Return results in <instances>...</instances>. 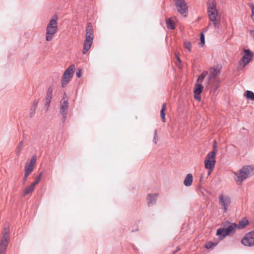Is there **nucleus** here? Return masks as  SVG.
<instances>
[{
  "instance_id": "nucleus-15",
  "label": "nucleus",
  "mask_w": 254,
  "mask_h": 254,
  "mask_svg": "<svg viewBox=\"0 0 254 254\" xmlns=\"http://www.w3.org/2000/svg\"><path fill=\"white\" fill-rule=\"evenodd\" d=\"M157 196L158 193H149L147 195L146 200L148 206H151L156 203Z\"/></svg>"
},
{
  "instance_id": "nucleus-13",
  "label": "nucleus",
  "mask_w": 254,
  "mask_h": 254,
  "mask_svg": "<svg viewBox=\"0 0 254 254\" xmlns=\"http://www.w3.org/2000/svg\"><path fill=\"white\" fill-rule=\"evenodd\" d=\"M58 30L57 26H53L52 27L47 28L46 29V40L50 41L52 40L53 36L57 32Z\"/></svg>"
},
{
  "instance_id": "nucleus-31",
  "label": "nucleus",
  "mask_w": 254,
  "mask_h": 254,
  "mask_svg": "<svg viewBox=\"0 0 254 254\" xmlns=\"http://www.w3.org/2000/svg\"><path fill=\"white\" fill-rule=\"evenodd\" d=\"M217 245V243L209 242L206 244L205 248L207 249H212Z\"/></svg>"
},
{
  "instance_id": "nucleus-16",
  "label": "nucleus",
  "mask_w": 254,
  "mask_h": 254,
  "mask_svg": "<svg viewBox=\"0 0 254 254\" xmlns=\"http://www.w3.org/2000/svg\"><path fill=\"white\" fill-rule=\"evenodd\" d=\"M53 91V88L52 87H49L47 93V96L46 97V103L45 105L47 107V110L48 109L49 107L50 106V103L52 99V93Z\"/></svg>"
},
{
  "instance_id": "nucleus-27",
  "label": "nucleus",
  "mask_w": 254,
  "mask_h": 254,
  "mask_svg": "<svg viewBox=\"0 0 254 254\" xmlns=\"http://www.w3.org/2000/svg\"><path fill=\"white\" fill-rule=\"evenodd\" d=\"M25 174L29 175L33 171L34 168L28 166V164L26 163L25 166Z\"/></svg>"
},
{
  "instance_id": "nucleus-19",
  "label": "nucleus",
  "mask_w": 254,
  "mask_h": 254,
  "mask_svg": "<svg viewBox=\"0 0 254 254\" xmlns=\"http://www.w3.org/2000/svg\"><path fill=\"white\" fill-rule=\"evenodd\" d=\"M217 15L209 16L210 20L213 22V25L216 29H218L220 25V21L217 19Z\"/></svg>"
},
{
  "instance_id": "nucleus-38",
  "label": "nucleus",
  "mask_w": 254,
  "mask_h": 254,
  "mask_svg": "<svg viewBox=\"0 0 254 254\" xmlns=\"http://www.w3.org/2000/svg\"><path fill=\"white\" fill-rule=\"evenodd\" d=\"M36 108V107L31 106L30 113V115L31 117H33V115L35 114Z\"/></svg>"
},
{
  "instance_id": "nucleus-32",
  "label": "nucleus",
  "mask_w": 254,
  "mask_h": 254,
  "mask_svg": "<svg viewBox=\"0 0 254 254\" xmlns=\"http://www.w3.org/2000/svg\"><path fill=\"white\" fill-rule=\"evenodd\" d=\"M207 74V72L206 71H203L198 77V79L197 80V82H200L201 83L202 81L203 80L204 78L205 77Z\"/></svg>"
},
{
  "instance_id": "nucleus-17",
  "label": "nucleus",
  "mask_w": 254,
  "mask_h": 254,
  "mask_svg": "<svg viewBox=\"0 0 254 254\" xmlns=\"http://www.w3.org/2000/svg\"><path fill=\"white\" fill-rule=\"evenodd\" d=\"M193 181V177L191 174H188L186 176L184 184L186 187H189L191 185Z\"/></svg>"
},
{
  "instance_id": "nucleus-28",
  "label": "nucleus",
  "mask_w": 254,
  "mask_h": 254,
  "mask_svg": "<svg viewBox=\"0 0 254 254\" xmlns=\"http://www.w3.org/2000/svg\"><path fill=\"white\" fill-rule=\"evenodd\" d=\"M93 36V32L92 30V25L91 23H89L86 28V35Z\"/></svg>"
},
{
  "instance_id": "nucleus-36",
  "label": "nucleus",
  "mask_w": 254,
  "mask_h": 254,
  "mask_svg": "<svg viewBox=\"0 0 254 254\" xmlns=\"http://www.w3.org/2000/svg\"><path fill=\"white\" fill-rule=\"evenodd\" d=\"M159 140V137L157 134V131L156 129H155L154 132V138H153V142L155 144H157V142Z\"/></svg>"
},
{
  "instance_id": "nucleus-21",
  "label": "nucleus",
  "mask_w": 254,
  "mask_h": 254,
  "mask_svg": "<svg viewBox=\"0 0 254 254\" xmlns=\"http://www.w3.org/2000/svg\"><path fill=\"white\" fill-rule=\"evenodd\" d=\"M57 19L58 16L57 15H54L53 18L50 20L49 23L47 25V28L52 27L53 26H57Z\"/></svg>"
},
{
  "instance_id": "nucleus-47",
  "label": "nucleus",
  "mask_w": 254,
  "mask_h": 254,
  "mask_svg": "<svg viewBox=\"0 0 254 254\" xmlns=\"http://www.w3.org/2000/svg\"><path fill=\"white\" fill-rule=\"evenodd\" d=\"M175 56L176 57V58H177V61L179 62V63H181V60L180 59V58L177 55V54H175Z\"/></svg>"
},
{
  "instance_id": "nucleus-24",
  "label": "nucleus",
  "mask_w": 254,
  "mask_h": 254,
  "mask_svg": "<svg viewBox=\"0 0 254 254\" xmlns=\"http://www.w3.org/2000/svg\"><path fill=\"white\" fill-rule=\"evenodd\" d=\"M225 228H219L217 230L216 235L219 236L223 238L227 236V235H225Z\"/></svg>"
},
{
  "instance_id": "nucleus-44",
  "label": "nucleus",
  "mask_w": 254,
  "mask_h": 254,
  "mask_svg": "<svg viewBox=\"0 0 254 254\" xmlns=\"http://www.w3.org/2000/svg\"><path fill=\"white\" fill-rule=\"evenodd\" d=\"M39 183L38 181L36 180H35V182L32 183L30 185L34 189V187L36 185L38 184Z\"/></svg>"
},
{
  "instance_id": "nucleus-39",
  "label": "nucleus",
  "mask_w": 254,
  "mask_h": 254,
  "mask_svg": "<svg viewBox=\"0 0 254 254\" xmlns=\"http://www.w3.org/2000/svg\"><path fill=\"white\" fill-rule=\"evenodd\" d=\"M9 235V233H8V229L7 228H6V227H5L3 229V233H2V236H4L5 235Z\"/></svg>"
},
{
  "instance_id": "nucleus-1",
  "label": "nucleus",
  "mask_w": 254,
  "mask_h": 254,
  "mask_svg": "<svg viewBox=\"0 0 254 254\" xmlns=\"http://www.w3.org/2000/svg\"><path fill=\"white\" fill-rule=\"evenodd\" d=\"M221 73L220 68L211 67L209 69V73L205 81L206 88L214 93L219 87L220 79L219 76Z\"/></svg>"
},
{
  "instance_id": "nucleus-20",
  "label": "nucleus",
  "mask_w": 254,
  "mask_h": 254,
  "mask_svg": "<svg viewBox=\"0 0 254 254\" xmlns=\"http://www.w3.org/2000/svg\"><path fill=\"white\" fill-rule=\"evenodd\" d=\"M204 87L201 83H196L195 84L194 94L200 95L202 92Z\"/></svg>"
},
{
  "instance_id": "nucleus-41",
  "label": "nucleus",
  "mask_w": 254,
  "mask_h": 254,
  "mask_svg": "<svg viewBox=\"0 0 254 254\" xmlns=\"http://www.w3.org/2000/svg\"><path fill=\"white\" fill-rule=\"evenodd\" d=\"M76 76L78 77H80L81 76V70L80 69H78L77 71H76Z\"/></svg>"
},
{
  "instance_id": "nucleus-18",
  "label": "nucleus",
  "mask_w": 254,
  "mask_h": 254,
  "mask_svg": "<svg viewBox=\"0 0 254 254\" xmlns=\"http://www.w3.org/2000/svg\"><path fill=\"white\" fill-rule=\"evenodd\" d=\"M249 224V221L246 218H243L239 223L237 224V228L238 229H243Z\"/></svg>"
},
{
  "instance_id": "nucleus-48",
  "label": "nucleus",
  "mask_w": 254,
  "mask_h": 254,
  "mask_svg": "<svg viewBox=\"0 0 254 254\" xmlns=\"http://www.w3.org/2000/svg\"><path fill=\"white\" fill-rule=\"evenodd\" d=\"M250 33L251 34V35L252 36H253L254 37V30H251Z\"/></svg>"
},
{
  "instance_id": "nucleus-7",
  "label": "nucleus",
  "mask_w": 254,
  "mask_h": 254,
  "mask_svg": "<svg viewBox=\"0 0 254 254\" xmlns=\"http://www.w3.org/2000/svg\"><path fill=\"white\" fill-rule=\"evenodd\" d=\"M241 243L246 246L251 247L254 246V231L246 234L242 239Z\"/></svg>"
},
{
  "instance_id": "nucleus-43",
  "label": "nucleus",
  "mask_w": 254,
  "mask_h": 254,
  "mask_svg": "<svg viewBox=\"0 0 254 254\" xmlns=\"http://www.w3.org/2000/svg\"><path fill=\"white\" fill-rule=\"evenodd\" d=\"M29 175L25 174H24V178H23V183L25 184L27 181V178L28 177Z\"/></svg>"
},
{
  "instance_id": "nucleus-22",
  "label": "nucleus",
  "mask_w": 254,
  "mask_h": 254,
  "mask_svg": "<svg viewBox=\"0 0 254 254\" xmlns=\"http://www.w3.org/2000/svg\"><path fill=\"white\" fill-rule=\"evenodd\" d=\"M166 104L164 103L162 105V109L160 111L161 118L163 122L165 123L166 122L165 119V111L166 110Z\"/></svg>"
},
{
  "instance_id": "nucleus-42",
  "label": "nucleus",
  "mask_w": 254,
  "mask_h": 254,
  "mask_svg": "<svg viewBox=\"0 0 254 254\" xmlns=\"http://www.w3.org/2000/svg\"><path fill=\"white\" fill-rule=\"evenodd\" d=\"M194 98L199 102L201 101V97L200 95L194 94Z\"/></svg>"
},
{
  "instance_id": "nucleus-11",
  "label": "nucleus",
  "mask_w": 254,
  "mask_h": 254,
  "mask_svg": "<svg viewBox=\"0 0 254 254\" xmlns=\"http://www.w3.org/2000/svg\"><path fill=\"white\" fill-rule=\"evenodd\" d=\"M9 240V235L2 236L0 243V254H5Z\"/></svg>"
},
{
  "instance_id": "nucleus-14",
  "label": "nucleus",
  "mask_w": 254,
  "mask_h": 254,
  "mask_svg": "<svg viewBox=\"0 0 254 254\" xmlns=\"http://www.w3.org/2000/svg\"><path fill=\"white\" fill-rule=\"evenodd\" d=\"M229 225L228 227L225 228V235H230L233 234L235 233V230L237 228V224L233 223H230L229 222H226Z\"/></svg>"
},
{
  "instance_id": "nucleus-35",
  "label": "nucleus",
  "mask_w": 254,
  "mask_h": 254,
  "mask_svg": "<svg viewBox=\"0 0 254 254\" xmlns=\"http://www.w3.org/2000/svg\"><path fill=\"white\" fill-rule=\"evenodd\" d=\"M200 45L199 46L200 47H201L202 46L204 43H205V37H204V35L203 33H200Z\"/></svg>"
},
{
  "instance_id": "nucleus-34",
  "label": "nucleus",
  "mask_w": 254,
  "mask_h": 254,
  "mask_svg": "<svg viewBox=\"0 0 254 254\" xmlns=\"http://www.w3.org/2000/svg\"><path fill=\"white\" fill-rule=\"evenodd\" d=\"M217 151V145H216V141L214 140L213 141V150L211 152H210L208 153V154H212V153L214 152V156H216V153Z\"/></svg>"
},
{
  "instance_id": "nucleus-46",
  "label": "nucleus",
  "mask_w": 254,
  "mask_h": 254,
  "mask_svg": "<svg viewBox=\"0 0 254 254\" xmlns=\"http://www.w3.org/2000/svg\"><path fill=\"white\" fill-rule=\"evenodd\" d=\"M180 250V248L178 247L176 250L173 251L172 254H176Z\"/></svg>"
},
{
  "instance_id": "nucleus-40",
  "label": "nucleus",
  "mask_w": 254,
  "mask_h": 254,
  "mask_svg": "<svg viewBox=\"0 0 254 254\" xmlns=\"http://www.w3.org/2000/svg\"><path fill=\"white\" fill-rule=\"evenodd\" d=\"M43 172H41L39 175L36 177V180L40 182L41 181V178L43 176Z\"/></svg>"
},
{
  "instance_id": "nucleus-3",
  "label": "nucleus",
  "mask_w": 254,
  "mask_h": 254,
  "mask_svg": "<svg viewBox=\"0 0 254 254\" xmlns=\"http://www.w3.org/2000/svg\"><path fill=\"white\" fill-rule=\"evenodd\" d=\"M74 68V65L71 64L64 72L62 80V87H65L70 81L73 76Z\"/></svg>"
},
{
  "instance_id": "nucleus-9",
  "label": "nucleus",
  "mask_w": 254,
  "mask_h": 254,
  "mask_svg": "<svg viewBox=\"0 0 254 254\" xmlns=\"http://www.w3.org/2000/svg\"><path fill=\"white\" fill-rule=\"evenodd\" d=\"M207 4L208 16L217 15L218 11L216 9V3L215 0H208Z\"/></svg>"
},
{
  "instance_id": "nucleus-23",
  "label": "nucleus",
  "mask_w": 254,
  "mask_h": 254,
  "mask_svg": "<svg viewBox=\"0 0 254 254\" xmlns=\"http://www.w3.org/2000/svg\"><path fill=\"white\" fill-rule=\"evenodd\" d=\"M166 25L168 29L173 30L175 28V24L171 18H168L166 20Z\"/></svg>"
},
{
  "instance_id": "nucleus-4",
  "label": "nucleus",
  "mask_w": 254,
  "mask_h": 254,
  "mask_svg": "<svg viewBox=\"0 0 254 254\" xmlns=\"http://www.w3.org/2000/svg\"><path fill=\"white\" fill-rule=\"evenodd\" d=\"M66 94H64L63 98L61 102V107L59 113L62 116V122L64 123L66 119L67 110L68 109V102L67 100H65Z\"/></svg>"
},
{
  "instance_id": "nucleus-45",
  "label": "nucleus",
  "mask_w": 254,
  "mask_h": 254,
  "mask_svg": "<svg viewBox=\"0 0 254 254\" xmlns=\"http://www.w3.org/2000/svg\"><path fill=\"white\" fill-rule=\"evenodd\" d=\"M38 103V101L35 100L32 105V107H34L36 108V106H37Z\"/></svg>"
},
{
  "instance_id": "nucleus-2",
  "label": "nucleus",
  "mask_w": 254,
  "mask_h": 254,
  "mask_svg": "<svg viewBox=\"0 0 254 254\" xmlns=\"http://www.w3.org/2000/svg\"><path fill=\"white\" fill-rule=\"evenodd\" d=\"M234 174L235 176V181L241 184L244 180L254 174V166H244L239 171L234 172Z\"/></svg>"
},
{
  "instance_id": "nucleus-26",
  "label": "nucleus",
  "mask_w": 254,
  "mask_h": 254,
  "mask_svg": "<svg viewBox=\"0 0 254 254\" xmlns=\"http://www.w3.org/2000/svg\"><path fill=\"white\" fill-rule=\"evenodd\" d=\"M246 96L248 99L254 101V93L253 91L247 90L246 92Z\"/></svg>"
},
{
  "instance_id": "nucleus-25",
  "label": "nucleus",
  "mask_w": 254,
  "mask_h": 254,
  "mask_svg": "<svg viewBox=\"0 0 254 254\" xmlns=\"http://www.w3.org/2000/svg\"><path fill=\"white\" fill-rule=\"evenodd\" d=\"M33 190L34 188L31 185L28 186L23 191V196H26V195L32 193Z\"/></svg>"
},
{
  "instance_id": "nucleus-37",
  "label": "nucleus",
  "mask_w": 254,
  "mask_h": 254,
  "mask_svg": "<svg viewBox=\"0 0 254 254\" xmlns=\"http://www.w3.org/2000/svg\"><path fill=\"white\" fill-rule=\"evenodd\" d=\"M248 5L251 7L252 9V18L254 21V4L252 3H249Z\"/></svg>"
},
{
  "instance_id": "nucleus-33",
  "label": "nucleus",
  "mask_w": 254,
  "mask_h": 254,
  "mask_svg": "<svg viewBox=\"0 0 254 254\" xmlns=\"http://www.w3.org/2000/svg\"><path fill=\"white\" fill-rule=\"evenodd\" d=\"M184 45L185 48H186L189 52L191 51V44L190 42L185 41L184 42Z\"/></svg>"
},
{
  "instance_id": "nucleus-29",
  "label": "nucleus",
  "mask_w": 254,
  "mask_h": 254,
  "mask_svg": "<svg viewBox=\"0 0 254 254\" xmlns=\"http://www.w3.org/2000/svg\"><path fill=\"white\" fill-rule=\"evenodd\" d=\"M23 144V141L21 140L19 142L18 145H17L16 149H15V153L17 155H18L19 154V153L22 149V146Z\"/></svg>"
},
{
  "instance_id": "nucleus-8",
  "label": "nucleus",
  "mask_w": 254,
  "mask_h": 254,
  "mask_svg": "<svg viewBox=\"0 0 254 254\" xmlns=\"http://www.w3.org/2000/svg\"><path fill=\"white\" fill-rule=\"evenodd\" d=\"M244 55L240 62V64H241L242 63L243 64V67H244L251 62L254 55L253 53L250 49H244Z\"/></svg>"
},
{
  "instance_id": "nucleus-49",
  "label": "nucleus",
  "mask_w": 254,
  "mask_h": 254,
  "mask_svg": "<svg viewBox=\"0 0 254 254\" xmlns=\"http://www.w3.org/2000/svg\"><path fill=\"white\" fill-rule=\"evenodd\" d=\"M213 170H209L208 175H209Z\"/></svg>"
},
{
  "instance_id": "nucleus-30",
  "label": "nucleus",
  "mask_w": 254,
  "mask_h": 254,
  "mask_svg": "<svg viewBox=\"0 0 254 254\" xmlns=\"http://www.w3.org/2000/svg\"><path fill=\"white\" fill-rule=\"evenodd\" d=\"M37 161V157L36 155H33L30 160V162L28 166L34 168V166L35 165Z\"/></svg>"
},
{
  "instance_id": "nucleus-10",
  "label": "nucleus",
  "mask_w": 254,
  "mask_h": 254,
  "mask_svg": "<svg viewBox=\"0 0 254 254\" xmlns=\"http://www.w3.org/2000/svg\"><path fill=\"white\" fill-rule=\"evenodd\" d=\"M219 202L223 208L224 212L227 211L231 203V198L228 196L220 194L219 196Z\"/></svg>"
},
{
  "instance_id": "nucleus-6",
  "label": "nucleus",
  "mask_w": 254,
  "mask_h": 254,
  "mask_svg": "<svg viewBox=\"0 0 254 254\" xmlns=\"http://www.w3.org/2000/svg\"><path fill=\"white\" fill-rule=\"evenodd\" d=\"M214 152L212 154H207L204 160L205 168L208 170H213L215 167L216 161L215 159Z\"/></svg>"
},
{
  "instance_id": "nucleus-12",
  "label": "nucleus",
  "mask_w": 254,
  "mask_h": 254,
  "mask_svg": "<svg viewBox=\"0 0 254 254\" xmlns=\"http://www.w3.org/2000/svg\"><path fill=\"white\" fill-rule=\"evenodd\" d=\"M93 36L86 35L85 40L84 42L82 53L85 54L87 51L90 49L92 44Z\"/></svg>"
},
{
  "instance_id": "nucleus-5",
  "label": "nucleus",
  "mask_w": 254,
  "mask_h": 254,
  "mask_svg": "<svg viewBox=\"0 0 254 254\" xmlns=\"http://www.w3.org/2000/svg\"><path fill=\"white\" fill-rule=\"evenodd\" d=\"M177 11L186 16L188 12V8L185 0H174Z\"/></svg>"
}]
</instances>
